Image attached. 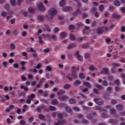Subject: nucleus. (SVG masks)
I'll return each instance as SVG.
<instances>
[{
    "label": "nucleus",
    "instance_id": "39448f33",
    "mask_svg": "<svg viewBox=\"0 0 125 125\" xmlns=\"http://www.w3.org/2000/svg\"><path fill=\"white\" fill-rule=\"evenodd\" d=\"M38 9L40 11H42V12H44L45 11V7H44V6H43V3L40 2L38 5Z\"/></svg>",
    "mask_w": 125,
    "mask_h": 125
},
{
    "label": "nucleus",
    "instance_id": "f257e3e1",
    "mask_svg": "<svg viewBox=\"0 0 125 125\" xmlns=\"http://www.w3.org/2000/svg\"><path fill=\"white\" fill-rule=\"evenodd\" d=\"M80 70V68L76 66H73L72 67V69L71 70V74H68V75L66 76L67 79L69 80V81H72L73 78L71 77V76L74 78V79H77L78 78V74L77 72H79Z\"/></svg>",
    "mask_w": 125,
    "mask_h": 125
},
{
    "label": "nucleus",
    "instance_id": "5701e85b",
    "mask_svg": "<svg viewBox=\"0 0 125 125\" xmlns=\"http://www.w3.org/2000/svg\"><path fill=\"white\" fill-rule=\"evenodd\" d=\"M60 37L61 39H65L67 37V33L65 32H62L61 33Z\"/></svg>",
    "mask_w": 125,
    "mask_h": 125
},
{
    "label": "nucleus",
    "instance_id": "a878e982",
    "mask_svg": "<svg viewBox=\"0 0 125 125\" xmlns=\"http://www.w3.org/2000/svg\"><path fill=\"white\" fill-rule=\"evenodd\" d=\"M65 92H66L65 90L63 89H61L57 92V94L58 95H63V94H64Z\"/></svg>",
    "mask_w": 125,
    "mask_h": 125
},
{
    "label": "nucleus",
    "instance_id": "9d476101",
    "mask_svg": "<svg viewBox=\"0 0 125 125\" xmlns=\"http://www.w3.org/2000/svg\"><path fill=\"white\" fill-rule=\"evenodd\" d=\"M75 55V56H77V58H78L79 61H83V56H81L80 54V52L79 51L76 52Z\"/></svg>",
    "mask_w": 125,
    "mask_h": 125
},
{
    "label": "nucleus",
    "instance_id": "8fccbe9b",
    "mask_svg": "<svg viewBox=\"0 0 125 125\" xmlns=\"http://www.w3.org/2000/svg\"><path fill=\"white\" fill-rule=\"evenodd\" d=\"M90 46L89 43H84L83 45V48H88Z\"/></svg>",
    "mask_w": 125,
    "mask_h": 125
},
{
    "label": "nucleus",
    "instance_id": "aec40b11",
    "mask_svg": "<svg viewBox=\"0 0 125 125\" xmlns=\"http://www.w3.org/2000/svg\"><path fill=\"white\" fill-rule=\"evenodd\" d=\"M104 32V29H103V28H99L97 29V34L98 35H102Z\"/></svg>",
    "mask_w": 125,
    "mask_h": 125
},
{
    "label": "nucleus",
    "instance_id": "f03ea898",
    "mask_svg": "<svg viewBox=\"0 0 125 125\" xmlns=\"http://www.w3.org/2000/svg\"><path fill=\"white\" fill-rule=\"evenodd\" d=\"M49 14L51 16L50 18H48V19L50 21V20L53 19V17L57 14V11H56V10L55 9L52 8L50 10H49Z\"/></svg>",
    "mask_w": 125,
    "mask_h": 125
},
{
    "label": "nucleus",
    "instance_id": "ea45409f",
    "mask_svg": "<svg viewBox=\"0 0 125 125\" xmlns=\"http://www.w3.org/2000/svg\"><path fill=\"white\" fill-rule=\"evenodd\" d=\"M10 3L13 6H15V5H16V0H11Z\"/></svg>",
    "mask_w": 125,
    "mask_h": 125
},
{
    "label": "nucleus",
    "instance_id": "052dcab7",
    "mask_svg": "<svg viewBox=\"0 0 125 125\" xmlns=\"http://www.w3.org/2000/svg\"><path fill=\"white\" fill-rule=\"evenodd\" d=\"M69 38L71 41H74L75 40V35L73 34H70L69 36Z\"/></svg>",
    "mask_w": 125,
    "mask_h": 125
},
{
    "label": "nucleus",
    "instance_id": "0eeeda50",
    "mask_svg": "<svg viewBox=\"0 0 125 125\" xmlns=\"http://www.w3.org/2000/svg\"><path fill=\"white\" fill-rule=\"evenodd\" d=\"M59 100L60 101H67L69 99V97L64 95L62 96H59Z\"/></svg>",
    "mask_w": 125,
    "mask_h": 125
},
{
    "label": "nucleus",
    "instance_id": "603ef678",
    "mask_svg": "<svg viewBox=\"0 0 125 125\" xmlns=\"http://www.w3.org/2000/svg\"><path fill=\"white\" fill-rule=\"evenodd\" d=\"M111 73L112 74H116V73H117V71H116V68L113 67L111 69Z\"/></svg>",
    "mask_w": 125,
    "mask_h": 125
},
{
    "label": "nucleus",
    "instance_id": "412c9836",
    "mask_svg": "<svg viewBox=\"0 0 125 125\" xmlns=\"http://www.w3.org/2000/svg\"><path fill=\"white\" fill-rule=\"evenodd\" d=\"M110 114L111 115H115L117 113V110L114 108H111L109 111Z\"/></svg>",
    "mask_w": 125,
    "mask_h": 125
},
{
    "label": "nucleus",
    "instance_id": "37998d69",
    "mask_svg": "<svg viewBox=\"0 0 125 125\" xmlns=\"http://www.w3.org/2000/svg\"><path fill=\"white\" fill-rule=\"evenodd\" d=\"M81 83H82V82H81V81L80 80H76L75 82H74V84L75 85H80V84H81Z\"/></svg>",
    "mask_w": 125,
    "mask_h": 125
},
{
    "label": "nucleus",
    "instance_id": "49530a36",
    "mask_svg": "<svg viewBox=\"0 0 125 125\" xmlns=\"http://www.w3.org/2000/svg\"><path fill=\"white\" fill-rule=\"evenodd\" d=\"M111 103L112 105H116V104H118V101L113 99L111 100Z\"/></svg>",
    "mask_w": 125,
    "mask_h": 125
},
{
    "label": "nucleus",
    "instance_id": "72a5a7b5",
    "mask_svg": "<svg viewBox=\"0 0 125 125\" xmlns=\"http://www.w3.org/2000/svg\"><path fill=\"white\" fill-rule=\"evenodd\" d=\"M83 85H85V86H86L88 88H90V87L91 86V84H90V83L89 82H84L83 83Z\"/></svg>",
    "mask_w": 125,
    "mask_h": 125
},
{
    "label": "nucleus",
    "instance_id": "4be33fe9",
    "mask_svg": "<svg viewBox=\"0 0 125 125\" xmlns=\"http://www.w3.org/2000/svg\"><path fill=\"white\" fill-rule=\"evenodd\" d=\"M95 86L96 87H97V88L99 90H103V89H104V88L103 86H102L99 84H98V83L95 84Z\"/></svg>",
    "mask_w": 125,
    "mask_h": 125
},
{
    "label": "nucleus",
    "instance_id": "e433bc0d",
    "mask_svg": "<svg viewBox=\"0 0 125 125\" xmlns=\"http://www.w3.org/2000/svg\"><path fill=\"white\" fill-rule=\"evenodd\" d=\"M89 71H91L92 72L95 70H97V69H96V68H95V67H94L92 65H90L89 67Z\"/></svg>",
    "mask_w": 125,
    "mask_h": 125
},
{
    "label": "nucleus",
    "instance_id": "7c9ffc66",
    "mask_svg": "<svg viewBox=\"0 0 125 125\" xmlns=\"http://www.w3.org/2000/svg\"><path fill=\"white\" fill-rule=\"evenodd\" d=\"M82 123L83 125H88V124H89V121L85 119H83L82 121Z\"/></svg>",
    "mask_w": 125,
    "mask_h": 125
},
{
    "label": "nucleus",
    "instance_id": "3c124183",
    "mask_svg": "<svg viewBox=\"0 0 125 125\" xmlns=\"http://www.w3.org/2000/svg\"><path fill=\"white\" fill-rule=\"evenodd\" d=\"M39 43L40 44H43L44 42H43V41H42V38L39 36Z\"/></svg>",
    "mask_w": 125,
    "mask_h": 125
},
{
    "label": "nucleus",
    "instance_id": "5fc2aeb1",
    "mask_svg": "<svg viewBox=\"0 0 125 125\" xmlns=\"http://www.w3.org/2000/svg\"><path fill=\"white\" fill-rule=\"evenodd\" d=\"M102 84L104 86H108V82L106 80H104Z\"/></svg>",
    "mask_w": 125,
    "mask_h": 125
},
{
    "label": "nucleus",
    "instance_id": "6ab92c4d",
    "mask_svg": "<svg viewBox=\"0 0 125 125\" xmlns=\"http://www.w3.org/2000/svg\"><path fill=\"white\" fill-rule=\"evenodd\" d=\"M69 104H76L77 101L74 98H70L68 100Z\"/></svg>",
    "mask_w": 125,
    "mask_h": 125
},
{
    "label": "nucleus",
    "instance_id": "c756f323",
    "mask_svg": "<svg viewBox=\"0 0 125 125\" xmlns=\"http://www.w3.org/2000/svg\"><path fill=\"white\" fill-rule=\"evenodd\" d=\"M21 89H23L24 91H29V88L28 86H25L24 85L21 86Z\"/></svg>",
    "mask_w": 125,
    "mask_h": 125
},
{
    "label": "nucleus",
    "instance_id": "c9c22d12",
    "mask_svg": "<svg viewBox=\"0 0 125 125\" xmlns=\"http://www.w3.org/2000/svg\"><path fill=\"white\" fill-rule=\"evenodd\" d=\"M104 8H105V7L103 4H101L99 6V11H101V12H102V11H104Z\"/></svg>",
    "mask_w": 125,
    "mask_h": 125
},
{
    "label": "nucleus",
    "instance_id": "9b49d317",
    "mask_svg": "<svg viewBox=\"0 0 125 125\" xmlns=\"http://www.w3.org/2000/svg\"><path fill=\"white\" fill-rule=\"evenodd\" d=\"M77 43H70L68 46H67V49L69 50V49H72V48H75V47H77Z\"/></svg>",
    "mask_w": 125,
    "mask_h": 125
},
{
    "label": "nucleus",
    "instance_id": "79ce46f5",
    "mask_svg": "<svg viewBox=\"0 0 125 125\" xmlns=\"http://www.w3.org/2000/svg\"><path fill=\"white\" fill-rule=\"evenodd\" d=\"M85 37H79L78 39H77V41L79 42H83V39H85Z\"/></svg>",
    "mask_w": 125,
    "mask_h": 125
},
{
    "label": "nucleus",
    "instance_id": "dca6fc26",
    "mask_svg": "<svg viewBox=\"0 0 125 125\" xmlns=\"http://www.w3.org/2000/svg\"><path fill=\"white\" fill-rule=\"evenodd\" d=\"M45 29L43 30V32L44 33L46 31H47L48 33H50V32H51V29H50V27H49V26L47 24H45Z\"/></svg>",
    "mask_w": 125,
    "mask_h": 125
},
{
    "label": "nucleus",
    "instance_id": "6e6d98bb",
    "mask_svg": "<svg viewBox=\"0 0 125 125\" xmlns=\"http://www.w3.org/2000/svg\"><path fill=\"white\" fill-rule=\"evenodd\" d=\"M93 91L94 93H95V94H99V90H98V89L94 88L93 89Z\"/></svg>",
    "mask_w": 125,
    "mask_h": 125
},
{
    "label": "nucleus",
    "instance_id": "bb28decb",
    "mask_svg": "<svg viewBox=\"0 0 125 125\" xmlns=\"http://www.w3.org/2000/svg\"><path fill=\"white\" fill-rule=\"evenodd\" d=\"M35 97H36V95L35 94H31L30 95L27 96L28 99H30L31 100H33Z\"/></svg>",
    "mask_w": 125,
    "mask_h": 125
},
{
    "label": "nucleus",
    "instance_id": "338daca9",
    "mask_svg": "<svg viewBox=\"0 0 125 125\" xmlns=\"http://www.w3.org/2000/svg\"><path fill=\"white\" fill-rule=\"evenodd\" d=\"M9 4L8 3H6L4 6V8H5L6 10L9 9Z\"/></svg>",
    "mask_w": 125,
    "mask_h": 125
},
{
    "label": "nucleus",
    "instance_id": "2f4dec72",
    "mask_svg": "<svg viewBox=\"0 0 125 125\" xmlns=\"http://www.w3.org/2000/svg\"><path fill=\"white\" fill-rule=\"evenodd\" d=\"M65 4H66V1L64 0H62L60 2V6H61L62 7H63Z\"/></svg>",
    "mask_w": 125,
    "mask_h": 125
},
{
    "label": "nucleus",
    "instance_id": "c85d7f7f",
    "mask_svg": "<svg viewBox=\"0 0 125 125\" xmlns=\"http://www.w3.org/2000/svg\"><path fill=\"white\" fill-rule=\"evenodd\" d=\"M37 18L39 21H44V16L39 15L37 17Z\"/></svg>",
    "mask_w": 125,
    "mask_h": 125
},
{
    "label": "nucleus",
    "instance_id": "6e6552de",
    "mask_svg": "<svg viewBox=\"0 0 125 125\" xmlns=\"http://www.w3.org/2000/svg\"><path fill=\"white\" fill-rule=\"evenodd\" d=\"M34 52V53L32 54L33 57H34V58H37V57H38V54L36 53L37 52V51L35 49H34V48H30V50H28V52Z\"/></svg>",
    "mask_w": 125,
    "mask_h": 125
},
{
    "label": "nucleus",
    "instance_id": "e2e57ef3",
    "mask_svg": "<svg viewBox=\"0 0 125 125\" xmlns=\"http://www.w3.org/2000/svg\"><path fill=\"white\" fill-rule=\"evenodd\" d=\"M38 118L40 120H42V119H44V118H45V116H44L42 114H40L38 116Z\"/></svg>",
    "mask_w": 125,
    "mask_h": 125
},
{
    "label": "nucleus",
    "instance_id": "b1692460",
    "mask_svg": "<svg viewBox=\"0 0 125 125\" xmlns=\"http://www.w3.org/2000/svg\"><path fill=\"white\" fill-rule=\"evenodd\" d=\"M65 111L67 112V113H71L73 112V110H72V108L69 106H66L65 107Z\"/></svg>",
    "mask_w": 125,
    "mask_h": 125
},
{
    "label": "nucleus",
    "instance_id": "4c0bfd02",
    "mask_svg": "<svg viewBox=\"0 0 125 125\" xmlns=\"http://www.w3.org/2000/svg\"><path fill=\"white\" fill-rule=\"evenodd\" d=\"M52 104L53 105H57L58 104V101H57L56 99H54L52 101Z\"/></svg>",
    "mask_w": 125,
    "mask_h": 125
},
{
    "label": "nucleus",
    "instance_id": "473e14b6",
    "mask_svg": "<svg viewBox=\"0 0 125 125\" xmlns=\"http://www.w3.org/2000/svg\"><path fill=\"white\" fill-rule=\"evenodd\" d=\"M49 109L50 111H51L52 112H54V111H56V107L52 105L49 107Z\"/></svg>",
    "mask_w": 125,
    "mask_h": 125
},
{
    "label": "nucleus",
    "instance_id": "ddd939ff",
    "mask_svg": "<svg viewBox=\"0 0 125 125\" xmlns=\"http://www.w3.org/2000/svg\"><path fill=\"white\" fill-rule=\"evenodd\" d=\"M115 107L118 111H123L124 110V106L122 104H117Z\"/></svg>",
    "mask_w": 125,
    "mask_h": 125
},
{
    "label": "nucleus",
    "instance_id": "de8ad7c7",
    "mask_svg": "<svg viewBox=\"0 0 125 125\" xmlns=\"http://www.w3.org/2000/svg\"><path fill=\"white\" fill-rule=\"evenodd\" d=\"M83 109L85 111H87V112H89V111L91 110V109L87 106H83Z\"/></svg>",
    "mask_w": 125,
    "mask_h": 125
},
{
    "label": "nucleus",
    "instance_id": "7ed1b4c3",
    "mask_svg": "<svg viewBox=\"0 0 125 125\" xmlns=\"http://www.w3.org/2000/svg\"><path fill=\"white\" fill-rule=\"evenodd\" d=\"M97 116V113L95 112H91L90 114H88L86 115V118L88 120L91 121L93 119L94 117H96Z\"/></svg>",
    "mask_w": 125,
    "mask_h": 125
},
{
    "label": "nucleus",
    "instance_id": "1a4fd4ad",
    "mask_svg": "<svg viewBox=\"0 0 125 125\" xmlns=\"http://www.w3.org/2000/svg\"><path fill=\"white\" fill-rule=\"evenodd\" d=\"M72 10H73V8L70 6L62 8V11H63V12H69V11H72Z\"/></svg>",
    "mask_w": 125,
    "mask_h": 125
},
{
    "label": "nucleus",
    "instance_id": "0e129e2a",
    "mask_svg": "<svg viewBox=\"0 0 125 125\" xmlns=\"http://www.w3.org/2000/svg\"><path fill=\"white\" fill-rule=\"evenodd\" d=\"M112 66H113V67H114V68H116V67H120V64L117 63H113L112 64Z\"/></svg>",
    "mask_w": 125,
    "mask_h": 125
},
{
    "label": "nucleus",
    "instance_id": "4468645a",
    "mask_svg": "<svg viewBox=\"0 0 125 125\" xmlns=\"http://www.w3.org/2000/svg\"><path fill=\"white\" fill-rule=\"evenodd\" d=\"M108 122L111 125H117V124H119V120H114L112 119H110Z\"/></svg>",
    "mask_w": 125,
    "mask_h": 125
},
{
    "label": "nucleus",
    "instance_id": "58836bf2",
    "mask_svg": "<svg viewBox=\"0 0 125 125\" xmlns=\"http://www.w3.org/2000/svg\"><path fill=\"white\" fill-rule=\"evenodd\" d=\"M28 11L29 13L33 14L35 12V9L33 8L32 7H29L28 8Z\"/></svg>",
    "mask_w": 125,
    "mask_h": 125
},
{
    "label": "nucleus",
    "instance_id": "09e8293b",
    "mask_svg": "<svg viewBox=\"0 0 125 125\" xmlns=\"http://www.w3.org/2000/svg\"><path fill=\"white\" fill-rule=\"evenodd\" d=\"M121 77L123 78V83L124 84H125V74L124 73H122Z\"/></svg>",
    "mask_w": 125,
    "mask_h": 125
},
{
    "label": "nucleus",
    "instance_id": "69168bd1",
    "mask_svg": "<svg viewBox=\"0 0 125 125\" xmlns=\"http://www.w3.org/2000/svg\"><path fill=\"white\" fill-rule=\"evenodd\" d=\"M10 48H11V49H15V48H16V46L14 43H11L10 44Z\"/></svg>",
    "mask_w": 125,
    "mask_h": 125
},
{
    "label": "nucleus",
    "instance_id": "f704fd0d",
    "mask_svg": "<svg viewBox=\"0 0 125 125\" xmlns=\"http://www.w3.org/2000/svg\"><path fill=\"white\" fill-rule=\"evenodd\" d=\"M108 10L111 12H114V11H115V7L112 5H110L108 8Z\"/></svg>",
    "mask_w": 125,
    "mask_h": 125
},
{
    "label": "nucleus",
    "instance_id": "774afa93",
    "mask_svg": "<svg viewBox=\"0 0 125 125\" xmlns=\"http://www.w3.org/2000/svg\"><path fill=\"white\" fill-rule=\"evenodd\" d=\"M121 31L122 33H125V26H122L121 27Z\"/></svg>",
    "mask_w": 125,
    "mask_h": 125
},
{
    "label": "nucleus",
    "instance_id": "f8f14e48",
    "mask_svg": "<svg viewBox=\"0 0 125 125\" xmlns=\"http://www.w3.org/2000/svg\"><path fill=\"white\" fill-rule=\"evenodd\" d=\"M121 17L122 16H121V15H119L117 13H114L112 15V18L114 19H120Z\"/></svg>",
    "mask_w": 125,
    "mask_h": 125
},
{
    "label": "nucleus",
    "instance_id": "a211bd4d",
    "mask_svg": "<svg viewBox=\"0 0 125 125\" xmlns=\"http://www.w3.org/2000/svg\"><path fill=\"white\" fill-rule=\"evenodd\" d=\"M95 110L97 111H100V112H103V111H105V113H107V111L102 109V107L100 106H96L95 107Z\"/></svg>",
    "mask_w": 125,
    "mask_h": 125
},
{
    "label": "nucleus",
    "instance_id": "a18cd8bd",
    "mask_svg": "<svg viewBox=\"0 0 125 125\" xmlns=\"http://www.w3.org/2000/svg\"><path fill=\"white\" fill-rule=\"evenodd\" d=\"M90 56V54L89 53H85L84 55V57L86 59H88Z\"/></svg>",
    "mask_w": 125,
    "mask_h": 125
},
{
    "label": "nucleus",
    "instance_id": "20e7f679",
    "mask_svg": "<svg viewBox=\"0 0 125 125\" xmlns=\"http://www.w3.org/2000/svg\"><path fill=\"white\" fill-rule=\"evenodd\" d=\"M93 101L98 105H100V106L103 105V103H104L103 101L100 98H94Z\"/></svg>",
    "mask_w": 125,
    "mask_h": 125
},
{
    "label": "nucleus",
    "instance_id": "13d9d810",
    "mask_svg": "<svg viewBox=\"0 0 125 125\" xmlns=\"http://www.w3.org/2000/svg\"><path fill=\"white\" fill-rule=\"evenodd\" d=\"M102 118H104V119H106V118H108V115H107V113H103L102 114Z\"/></svg>",
    "mask_w": 125,
    "mask_h": 125
},
{
    "label": "nucleus",
    "instance_id": "a19ab883",
    "mask_svg": "<svg viewBox=\"0 0 125 125\" xmlns=\"http://www.w3.org/2000/svg\"><path fill=\"white\" fill-rule=\"evenodd\" d=\"M71 87V85L69 84H66L63 86V88L64 89H69Z\"/></svg>",
    "mask_w": 125,
    "mask_h": 125
},
{
    "label": "nucleus",
    "instance_id": "bf43d9fd",
    "mask_svg": "<svg viewBox=\"0 0 125 125\" xmlns=\"http://www.w3.org/2000/svg\"><path fill=\"white\" fill-rule=\"evenodd\" d=\"M89 30V27L85 26L84 30H83V34H85L86 31H88Z\"/></svg>",
    "mask_w": 125,
    "mask_h": 125
},
{
    "label": "nucleus",
    "instance_id": "cd10ccee",
    "mask_svg": "<svg viewBox=\"0 0 125 125\" xmlns=\"http://www.w3.org/2000/svg\"><path fill=\"white\" fill-rule=\"evenodd\" d=\"M103 98L104 100H109L110 99V95L104 94L103 95Z\"/></svg>",
    "mask_w": 125,
    "mask_h": 125
},
{
    "label": "nucleus",
    "instance_id": "393cba45",
    "mask_svg": "<svg viewBox=\"0 0 125 125\" xmlns=\"http://www.w3.org/2000/svg\"><path fill=\"white\" fill-rule=\"evenodd\" d=\"M113 4H114L115 6H120V5H121V2L119 0H115L113 2Z\"/></svg>",
    "mask_w": 125,
    "mask_h": 125
},
{
    "label": "nucleus",
    "instance_id": "864d4df0",
    "mask_svg": "<svg viewBox=\"0 0 125 125\" xmlns=\"http://www.w3.org/2000/svg\"><path fill=\"white\" fill-rule=\"evenodd\" d=\"M51 39H52L54 41H57V36L55 35H51Z\"/></svg>",
    "mask_w": 125,
    "mask_h": 125
},
{
    "label": "nucleus",
    "instance_id": "680f3d73",
    "mask_svg": "<svg viewBox=\"0 0 125 125\" xmlns=\"http://www.w3.org/2000/svg\"><path fill=\"white\" fill-rule=\"evenodd\" d=\"M6 15H7V13L5 12H2L1 13V16H2V17L5 18L6 17Z\"/></svg>",
    "mask_w": 125,
    "mask_h": 125
},
{
    "label": "nucleus",
    "instance_id": "423d86ee",
    "mask_svg": "<svg viewBox=\"0 0 125 125\" xmlns=\"http://www.w3.org/2000/svg\"><path fill=\"white\" fill-rule=\"evenodd\" d=\"M67 124V121L65 120H59L55 123V125H63Z\"/></svg>",
    "mask_w": 125,
    "mask_h": 125
},
{
    "label": "nucleus",
    "instance_id": "c03bdc74",
    "mask_svg": "<svg viewBox=\"0 0 125 125\" xmlns=\"http://www.w3.org/2000/svg\"><path fill=\"white\" fill-rule=\"evenodd\" d=\"M57 117H58V119H59L60 120H62V119H63V114L59 113L57 115Z\"/></svg>",
    "mask_w": 125,
    "mask_h": 125
},
{
    "label": "nucleus",
    "instance_id": "4d7b16f0",
    "mask_svg": "<svg viewBox=\"0 0 125 125\" xmlns=\"http://www.w3.org/2000/svg\"><path fill=\"white\" fill-rule=\"evenodd\" d=\"M23 1H24V0H18L17 1V4L20 6V5H21V3H22Z\"/></svg>",
    "mask_w": 125,
    "mask_h": 125
},
{
    "label": "nucleus",
    "instance_id": "2eb2a0df",
    "mask_svg": "<svg viewBox=\"0 0 125 125\" xmlns=\"http://www.w3.org/2000/svg\"><path fill=\"white\" fill-rule=\"evenodd\" d=\"M101 73L104 75H109V69L107 68H103V71Z\"/></svg>",
    "mask_w": 125,
    "mask_h": 125
},
{
    "label": "nucleus",
    "instance_id": "f3484780",
    "mask_svg": "<svg viewBox=\"0 0 125 125\" xmlns=\"http://www.w3.org/2000/svg\"><path fill=\"white\" fill-rule=\"evenodd\" d=\"M82 14V11L80 9H77L76 10V12L73 13V16H77V15H81Z\"/></svg>",
    "mask_w": 125,
    "mask_h": 125
}]
</instances>
